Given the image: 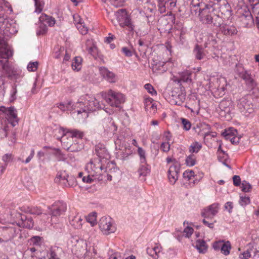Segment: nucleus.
I'll return each mask as SVG.
<instances>
[{
    "label": "nucleus",
    "instance_id": "nucleus-15",
    "mask_svg": "<svg viewBox=\"0 0 259 259\" xmlns=\"http://www.w3.org/2000/svg\"><path fill=\"white\" fill-rule=\"evenodd\" d=\"M219 209V204L218 203H213L204 208L201 212V215L205 219H212L218 213Z\"/></svg>",
    "mask_w": 259,
    "mask_h": 259
},
{
    "label": "nucleus",
    "instance_id": "nucleus-42",
    "mask_svg": "<svg viewBox=\"0 0 259 259\" xmlns=\"http://www.w3.org/2000/svg\"><path fill=\"white\" fill-rule=\"evenodd\" d=\"M76 27L82 34L84 35L87 33L88 29L85 26L83 23L81 22V21L80 19L77 23Z\"/></svg>",
    "mask_w": 259,
    "mask_h": 259
},
{
    "label": "nucleus",
    "instance_id": "nucleus-43",
    "mask_svg": "<svg viewBox=\"0 0 259 259\" xmlns=\"http://www.w3.org/2000/svg\"><path fill=\"white\" fill-rule=\"evenodd\" d=\"M92 251H86L84 253V259H97L95 256L97 254V251L94 246L93 247Z\"/></svg>",
    "mask_w": 259,
    "mask_h": 259
},
{
    "label": "nucleus",
    "instance_id": "nucleus-30",
    "mask_svg": "<svg viewBox=\"0 0 259 259\" xmlns=\"http://www.w3.org/2000/svg\"><path fill=\"white\" fill-rule=\"evenodd\" d=\"M82 59L80 57H75L72 62L71 66L73 70L79 71L82 67Z\"/></svg>",
    "mask_w": 259,
    "mask_h": 259
},
{
    "label": "nucleus",
    "instance_id": "nucleus-64",
    "mask_svg": "<svg viewBox=\"0 0 259 259\" xmlns=\"http://www.w3.org/2000/svg\"><path fill=\"white\" fill-rule=\"evenodd\" d=\"M49 259H59L55 250H50Z\"/></svg>",
    "mask_w": 259,
    "mask_h": 259
},
{
    "label": "nucleus",
    "instance_id": "nucleus-18",
    "mask_svg": "<svg viewBox=\"0 0 259 259\" xmlns=\"http://www.w3.org/2000/svg\"><path fill=\"white\" fill-rule=\"evenodd\" d=\"M3 69L5 73L9 77H13L18 75L19 72L17 68L13 65H10L8 61H6L3 65Z\"/></svg>",
    "mask_w": 259,
    "mask_h": 259
},
{
    "label": "nucleus",
    "instance_id": "nucleus-63",
    "mask_svg": "<svg viewBox=\"0 0 259 259\" xmlns=\"http://www.w3.org/2000/svg\"><path fill=\"white\" fill-rule=\"evenodd\" d=\"M166 6L170 9L174 8L176 6V1L175 0H167L166 1Z\"/></svg>",
    "mask_w": 259,
    "mask_h": 259
},
{
    "label": "nucleus",
    "instance_id": "nucleus-56",
    "mask_svg": "<svg viewBox=\"0 0 259 259\" xmlns=\"http://www.w3.org/2000/svg\"><path fill=\"white\" fill-rule=\"evenodd\" d=\"M183 177L185 179H187L188 180H191L194 177V172L193 170H186L183 173Z\"/></svg>",
    "mask_w": 259,
    "mask_h": 259
},
{
    "label": "nucleus",
    "instance_id": "nucleus-14",
    "mask_svg": "<svg viewBox=\"0 0 259 259\" xmlns=\"http://www.w3.org/2000/svg\"><path fill=\"white\" fill-rule=\"evenodd\" d=\"M0 111L5 113L9 119L11 121L13 126L18 123L17 113L16 109L14 107L6 108L4 106L0 107Z\"/></svg>",
    "mask_w": 259,
    "mask_h": 259
},
{
    "label": "nucleus",
    "instance_id": "nucleus-48",
    "mask_svg": "<svg viewBox=\"0 0 259 259\" xmlns=\"http://www.w3.org/2000/svg\"><path fill=\"white\" fill-rule=\"evenodd\" d=\"M12 157H13V156H12V154L8 153V154H6L5 155H4L3 156L2 159L5 163H7L11 161V160L12 158ZM7 165V164H6L5 166H3V168L2 170V172H4V171L5 170Z\"/></svg>",
    "mask_w": 259,
    "mask_h": 259
},
{
    "label": "nucleus",
    "instance_id": "nucleus-60",
    "mask_svg": "<svg viewBox=\"0 0 259 259\" xmlns=\"http://www.w3.org/2000/svg\"><path fill=\"white\" fill-rule=\"evenodd\" d=\"M224 241H219L215 242L213 243V247L215 250H221L222 248V245H223V244L224 243Z\"/></svg>",
    "mask_w": 259,
    "mask_h": 259
},
{
    "label": "nucleus",
    "instance_id": "nucleus-10",
    "mask_svg": "<svg viewBox=\"0 0 259 259\" xmlns=\"http://www.w3.org/2000/svg\"><path fill=\"white\" fill-rule=\"evenodd\" d=\"M13 55V51L11 47L3 38L0 37V62H3L1 59H4L5 62Z\"/></svg>",
    "mask_w": 259,
    "mask_h": 259
},
{
    "label": "nucleus",
    "instance_id": "nucleus-58",
    "mask_svg": "<svg viewBox=\"0 0 259 259\" xmlns=\"http://www.w3.org/2000/svg\"><path fill=\"white\" fill-rule=\"evenodd\" d=\"M59 52L62 54V56H64V61H68L70 59V55L67 53V51L64 48L60 47L59 48Z\"/></svg>",
    "mask_w": 259,
    "mask_h": 259
},
{
    "label": "nucleus",
    "instance_id": "nucleus-17",
    "mask_svg": "<svg viewBox=\"0 0 259 259\" xmlns=\"http://www.w3.org/2000/svg\"><path fill=\"white\" fill-rule=\"evenodd\" d=\"M102 124L105 131L107 133H114L117 130V126L111 117H105L103 120Z\"/></svg>",
    "mask_w": 259,
    "mask_h": 259
},
{
    "label": "nucleus",
    "instance_id": "nucleus-39",
    "mask_svg": "<svg viewBox=\"0 0 259 259\" xmlns=\"http://www.w3.org/2000/svg\"><path fill=\"white\" fill-rule=\"evenodd\" d=\"M35 3V12L38 14L41 12L44 9L45 3L44 0H34Z\"/></svg>",
    "mask_w": 259,
    "mask_h": 259
},
{
    "label": "nucleus",
    "instance_id": "nucleus-35",
    "mask_svg": "<svg viewBox=\"0 0 259 259\" xmlns=\"http://www.w3.org/2000/svg\"><path fill=\"white\" fill-rule=\"evenodd\" d=\"M150 172V169L148 167L147 162L145 163H141L139 168L138 173L140 176H146Z\"/></svg>",
    "mask_w": 259,
    "mask_h": 259
},
{
    "label": "nucleus",
    "instance_id": "nucleus-45",
    "mask_svg": "<svg viewBox=\"0 0 259 259\" xmlns=\"http://www.w3.org/2000/svg\"><path fill=\"white\" fill-rule=\"evenodd\" d=\"M191 75V74L188 72L183 73L178 82H180L183 81L187 83L191 82L192 81V79L190 77Z\"/></svg>",
    "mask_w": 259,
    "mask_h": 259
},
{
    "label": "nucleus",
    "instance_id": "nucleus-1",
    "mask_svg": "<svg viewBox=\"0 0 259 259\" xmlns=\"http://www.w3.org/2000/svg\"><path fill=\"white\" fill-rule=\"evenodd\" d=\"M104 106L94 97L85 95L81 96L77 102L73 105L72 102L69 101L65 104L60 103L58 107L63 111L75 110L73 113L76 112L78 115H81L79 118L85 119L88 117L90 111L102 108Z\"/></svg>",
    "mask_w": 259,
    "mask_h": 259
},
{
    "label": "nucleus",
    "instance_id": "nucleus-23",
    "mask_svg": "<svg viewBox=\"0 0 259 259\" xmlns=\"http://www.w3.org/2000/svg\"><path fill=\"white\" fill-rule=\"evenodd\" d=\"M69 220L70 224L75 229L81 228L83 220L80 215L77 214L74 216H70Z\"/></svg>",
    "mask_w": 259,
    "mask_h": 259
},
{
    "label": "nucleus",
    "instance_id": "nucleus-20",
    "mask_svg": "<svg viewBox=\"0 0 259 259\" xmlns=\"http://www.w3.org/2000/svg\"><path fill=\"white\" fill-rule=\"evenodd\" d=\"M99 71L101 75L109 82H115L116 81V78L115 74L108 70L107 68L104 67H100Z\"/></svg>",
    "mask_w": 259,
    "mask_h": 259
},
{
    "label": "nucleus",
    "instance_id": "nucleus-57",
    "mask_svg": "<svg viewBox=\"0 0 259 259\" xmlns=\"http://www.w3.org/2000/svg\"><path fill=\"white\" fill-rule=\"evenodd\" d=\"M193 231L194 229L192 227H187L184 230V235L186 237L189 238L191 236V235L193 233Z\"/></svg>",
    "mask_w": 259,
    "mask_h": 259
},
{
    "label": "nucleus",
    "instance_id": "nucleus-33",
    "mask_svg": "<svg viewBox=\"0 0 259 259\" xmlns=\"http://www.w3.org/2000/svg\"><path fill=\"white\" fill-rule=\"evenodd\" d=\"M193 53L195 58L198 60L202 59L205 55L203 48L199 47L198 45H196L195 46L193 51Z\"/></svg>",
    "mask_w": 259,
    "mask_h": 259
},
{
    "label": "nucleus",
    "instance_id": "nucleus-27",
    "mask_svg": "<svg viewBox=\"0 0 259 259\" xmlns=\"http://www.w3.org/2000/svg\"><path fill=\"white\" fill-rule=\"evenodd\" d=\"M241 21L244 27H248L253 24V20L252 17L250 13H247L246 15H243L240 17Z\"/></svg>",
    "mask_w": 259,
    "mask_h": 259
},
{
    "label": "nucleus",
    "instance_id": "nucleus-46",
    "mask_svg": "<svg viewBox=\"0 0 259 259\" xmlns=\"http://www.w3.org/2000/svg\"><path fill=\"white\" fill-rule=\"evenodd\" d=\"M87 221L90 223L92 226H94L97 223V213L93 212L88 215L87 217Z\"/></svg>",
    "mask_w": 259,
    "mask_h": 259
},
{
    "label": "nucleus",
    "instance_id": "nucleus-11",
    "mask_svg": "<svg viewBox=\"0 0 259 259\" xmlns=\"http://www.w3.org/2000/svg\"><path fill=\"white\" fill-rule=\"evenodd\" d=\"M180 164L177 161H175L174 163L169 167L168 171V178L169 183L174 185L178 180L180 170Z\"/></svg>",
    "mask_w": 259,
    "mask_h": 259
},
{
    "label": "nucleus",
    "instance_id": "nucleus-37",
    "mask_svg": "<svg viewBox=\"0 0 259 259\" xmlns=\"http://www.w3.org/2000/svg\"><path fill=\"white\" fill-rule=\"evenodd\" d=\"M231 249V243L229 241H227L226 242H224L223 245H222L221 251L223 254L227 255L230 253Z\"/></svg>",
    "mask_w": 259,
    "mask_h": 259
},
{
    "label": "nucleus",
    "instance_id": "nucleus-28",
    "mask_svg": "<svg viewBox=\"0 0 259 259\" xmlns=\"http://www.w3.org/2000/svg\"><path fill=\"white\" fill-rule=\"evenodd\" d=\"M161 247L159 245L156 244L155 246L152 248H148L147 249V253L149 255L151 256L155 259L159 256V253L161 252Z\"/></svg>",
    "mask_w": 259,
    "mask_h": 259
},
{
    "label": "nucleus",
    "instance_id": "nucleus-40",
    "mask_svg": "<svg viewBox=\"0 0 259 259\" xmlns=\"http://www.w3.org/2000/svg\"><path fill=\"white\" fill-rule=\"evenodd\" d=\"M8 25V20L4 15H0V33L4 32Z\"/></svg>",
    "mask_w": 259,
    "mask_h": 259
},
{
    "label": "nucleus",
    "instance_id": "nucleus-38",
    "mask_svg": "<svg viewBox=\"0 0 259 259\" xmlns=\"http://www.w3.org/2000/svg\"><path fill=\"white\" fill-rule=\"evenodd\" d=\"M97 155L100 158H106L108 155V152L104 147L97 146L95 149Z\"/></svg>",
    "mask_w": 259,
    "mask_h": 259
},
{
    "label": "nucleus",
    "instance_id": "nucleus-32",
    "mask_svg": "<svg viewBox=\"0 0 259 259\" xmlns=\"http://www.w3.org/2000/svg\"><path fill=\"white\" fill-rule=\"evenodd\" d=\"M195 246L200 253H204L207 249L206 243L203 240H197Z\"/></svg>",
    "mask_w": 259,
    "mask_h": 259
},
{
    "label": "nucleus",
    "instance_id": "nucleus-50",
    "mask_svg": "<svg viewBox=\"0 0 259 259\" xmlns=\"http://www.w3.org/2000/svg\"><path fill=\"white\" fill-rule=\"evenodd\" d=\"M38 65L37 61L30 62L27 65V69L29 71H35L38 68Z\"/></svg>",
    "mask_w": 259,
    "mask_h": 259
},
{
    "label": "nucleus",
    "instance_id": "nucleus-2",
    "mask_svg": "<svg viewBox=\"0 0 259 259\" xmlns=\"http://www.w3.org/2000/svg\"><path fill=\"white\" fill-rule=\"evenodd\" d=\"M215 8L210 5H206L203 8L199 10L200 21L203 24H212L213 26H220L222 19L218 15L214 13Z\"/></svg>",
    "mask_w": 259,
    "mask_h": 259
},
{
    "label": "nucleus",
    "instance_id": "nucleus-22",
    "mask_svg": "<svg viewBox=\"0 0 259 259\" xmlns=\"http://www.w3.org/2000/svg\"><path fill=\"white\" fill-rule=\"evenodd\" d=\"M220 31L226 35H233L237 34V30L233 25L223 24L220 25Z\"/></svg>",
    "mask_w": 259,
    "mask_h": 259
},
{
    "label": "nucleus",
    "instance_id": "nucleus-61",
    "mask_svg": "<svg viewBox=\"0 0 259 259\" xmlns=\"http://www.w3.org/2000/svg\"><path fill=\"white\" fill-rule=\"evenodd\" d=\"M24 226L28 228H31L33 226V222L31 219H28L24 222Z\"/></svg>",
    "mask_w": 259,
    "mask_h": 259
},
{
    "label": "nucleus",
    "instance_id": "nucleus-25",
    "mask_svg": "<svg viewBox=\"0 0 259 259\" xmlns=\"http://www.w3.org/2000/svg\"><path fill=\"white\" fill-rule=\"evenodd\" d=\"M64 146L67 150L71 152H77L83 148L82 144H79L78 142L70 144L67 142L64 144Z\"/></svg>",
    "mask_w": 259,
    "mask_h": 259
},
{
    "label": "nucleus",
    "instance_id": "nucleus-5",
    "mask_svg": "<svg viewBox=\"0 0 259 259\" xmlns=\"http://www.w3.org/2000/svg\"><path fill=\"white\" fill-rule=\"evenodd\" d=\"M116 19L121 27H127L130 31H133L135 26L125 9L118 10L115 13Z\"/></svg>",
    "mask_w": 259,
    "mask_h": 259
},
{
    "label": "nucleus",
    "instance_id": "nucleus-19",
    "mask_svg": "<svg viewBox=\"0 0 259 259\" xmlns=\"http://www.w3.org/2000/svg\"><path fill=\"white\" fill-rule=\"evenodd\" d=\"M185 107L190 109L191 112H194L196 111L198 112L199 110V101L195 96H192L189 98Z\"/></svg>",
    "mask_w": 259,
    "mask_h": 259
},
{
    "label": "nucleus",
    "instance_id": "nucleus-16",
    "mask_svg": "<svg viewBox=\"0 0 259 259\" xmlns=\"http://www.w3.org/2000/svg\"><path fill=\"white\" fill-rule=\"evenodd\" d=\"M219 108L221 110V114H223V112L230 114L234 109L233 102L229 99H223L220 103Z\"/></svg>",
    "mask_w": 259,
    "mask_h": 259
},
{
    "label": "nucleus",
    "instance_id": "nucleus-7",
    "mask_svg": "<svg viewBox=\"0 0 259 259\" xmlns=\"http://www.w3.org/2000/svg\"><path fill=\"white\" fill-rule=\"evenodd\" d=\"M237 108L242 115L248 116L253 112V105L247 97L239 99L237 101Z\"/></svg>",
    "mask_w": 259,
    "mask_h": 259
},
{
    "label": "nucleus",
    "instance_id": "nucleus-6",
    "mask_svg": "<svg viewBox=\"0 0 259 259\" xmlns=\"http://www.w3.org/2000/svg\"><path fill=\"white\" fill-rule=\"evenodd\" d=\"M56 132H58L61 135V138L59 137L57 139L60 140L63 144L66 143V139L70 138L72 139L73 138L82 139L83 136V133L77 130H66L63 128H60L56 129Z\"/></svg>",
    "mask_w": 259,
    "mask_h": 259
},
{
    "label": "nucleus",
    "instance_id": "nucleus-4",
    "mask_svg": "<svg viewBox=\"0 0 259 259\" xmlns=\"http://www.w3.org/2000/svg\"><path fill=\"white\" fill-rule=\"evenodd\" d=\"M106 169L104 167L99 159L91 160L90 162L87 164L85 169L87 172L94 177L95 179L99 181L103 180L102 170Z\"/></svg>",
    "mask_w": 259,
    "mask_h": 259
},
{
    "label": "nucleus",
    "instance_id": "nucleus-9",
    "mask_svg": "<svg viewBox=\"0 0 259 259\" xmlns=\"http://www.w3.org/2000/svg\"><path fill=\"white\" fill-rule=\"evenodd\" d=\"M101 231L106 235L114 233L116 231L115 226L110 218L102 217L99 223Z\"/></svg>",
    "mask_w": 259,
    "mask_h": 259
},
{
    "label": "nucleus",
    "instance_id": "nucleus-51",
    "mask_svg": "<svg viewBox=\"0 0 259 259\" xmlns=\"http://www.w3.org/2000/svg\"><path fill=\"white\" fill-rule=\"evenodd\" d=\"M250 202V198L247 196H240L239 203L241 206H246Z\"/></svg>",
    "mask_w": 259,
    "mask_h": 259
},
{
    "label": "nucleus",
    "instance_id": "nucleus-13",
    "mask_svg": "<svg viewBox=\"0 0 259 259\" xmlns=\"http://www.w3.org/2000/svg\"><path fill=\"white\" fill-rule=\"evenodd\" d=\"M91 251L90 248H88L87 243L85 240L82 239L76 240V243L72 248V251L78 257L84 256L86 251Z\"/></svg>",
    "mask_w": 259,
    "mask_h": 259
},
{
    "label": "nucleus",
    "instance_id": "nucleus-47",
    "mask_svg": "<svg viewBox=\"0 0 259 259\" xmlns=\"http://www.w3.org/2000/svg\"><path fill=\"white\" fill-rule=\"evenodd\" d=\"M217 155H218V160L220 162H221L224 165H226V166H227L229 168H231V167L229 165H228L227 163L228 155L225 153V152H224V154H221L220 155V157H219V154H217Z\"/></svg>",
    "mask_w": 259,
    "mask_h": 259
},
{
    "label": "nucleus",
    "instance_id": "nucleus-24",
    "mask_svg": "<svg viewBox=\"0 0 259 259\" xmlns=\"http://www.w3.org/2000/svg\"><path fill=\"white\" fill-rule=\"evenodd\" d=\"M86 49L88 53L93 56H96L98 54V49L95 45L93 39H88L85 42Z\"/></svg>",
    "mask_w": 259,
    "mask_h": 259
},
{
    "label": "nucleus",
    "instance_id": "nucleus-54",
    "mask_svg": "<svg viewBox=\"0 0 259 259\" xmlns=\"http://www.w3.org/2000/svg\"><path fill=\"white\" fill-rule=\"evenodd\" d=\"M170 144L168 142H162L160 145L161 150L164 152H168L170 150Z\"/></svg>",
    "mask_w": 259,
    "mask_h": 259
},
{
    "label": "nucleus",
    "instance_id": "nucleus-26",
    "mask_svg": "<svg viewBox=\"0 0 259 259\" xmlns=\"http://www.w3.org/2000/svg\"><path fill=\"white\" fill-rule=\"evenodd\" d=\"M237 134V131L233 128H230L228 130H226L222 134V135L225 137L226 139H230L232 143H236L237 142L235 141L236 138L233 136Z\"/></svg>",
    "mask_w": 259,
    "mask_h": 259
},
{
    "label": "nucleus",
    "instance_id": "nucleus-62",
    "mask_svg": "<svg viewBox=\"0 0 259 259\" xmlns=\"http://www.w3.org/2000/svg\"><path fill=\"white\" fill-rule=\"evenodd\" d=\"M40 27L41 28V30H39L37 32V35L43 34L47 31V28L45 24L42 23L40 25Z\"/></svg>",
    "mask_w": 259,
    "mask_h": 259
},
{
    "label": "nucleus",
    "instance_id": "nucleus-8",
    "mask_svg": "<svg viewBox=\"0 0 259 259\" xmlns=\"http://www.w3.org/2000/svg\"><path fill=\"white\" fill-rule=\"evenodd\" d=\"M185 99L186 95L177 88L171 91L167 100L171 104L181 106Z\"/></svg>",
    "mask_w": 259,
    "mask_h": 259
},
{
    "label": "nucleus",
    "instance_id": "nucleus-34",
    "mask_svg": "<svg viewBox=\"0 0 259 259\" xmlns=\"http://www.w3.org/2000/svg\"><path fill=\"white\" fill-rule=\"evenodd\" d=\"M239 76L247 83H251L253 82V79L251 75L246 70H243L240 72L239 73Z\"/></svg>",
    "mask_w": 259,
    "mask_h": 259
},
{
    "label": "nucleus",
    "instance_id": "nucleus-44",
    "mask_svg": "<svg viewBox=\"0 0 259 259\" xmlns=\"http://www.w3.org/2000/svg\"><path fill=\"white\" fill-rule=\"evenodd\" d=\"M138 153L140 157L141 163H145L146 162L145 151L141 147H138Z\"/></svg>",
    "mask_w": 259,
    "mask_h": 259
},
{
    "label": "nucleus",
    "instance_id": "nucleus-55",
    "mask_svg": "<svg viewBox=\"0 0 259 259\" xmlns=\"http://www.w3.org/2000/svg\"><path fill=\"white\" fill-rule=\"evenodd\" d=\"M182 123L183 128L185 130L189 131L191 128V124L188 120L185 118H182Z\"/></svg>",
    "mask_w": 259,
    "mask_h": 259
},
{
    "label": "nucleus",
    "instance_id": "nucleus-53",
    "mask_svg": "<svg viewBox=\"0 0 259 259\" xmlns=\"http://www.w3.org/2000/svg\"><path fill=\"white\" fill-rule=\"evenodd\" d=\"M145 89L147 92L150 93L152 96L156 95L157 94L156 91L154 90L153 87L149 83H147L145 85Z\"/></svg>",
    "mask_w": 259,
    "mask_h": 259
},
{
    "label": "nucleus",
    "instance_id": "nucleus-36",
    "mask_svg": "<svg viewBox=\"0 0 259 259\" xmlns=\"http://www.w3.org/2000/svg\"><path fill=\"white\" fill-rule=\"evenodd\" d=\"M202 145L198 142H193L189 147V152L192 154L193 153H197L201 149Z\"/></svg>",
    "mask_w": 259,
    "mask_h": 259
},
{
    "label": "nucleus",
    "instance_id": "nucleus-52",
    "mask_svg": "<svg viewBox=\"0 0 259 259\" xmlns=\"http://www.w3.org/2000/svg\"><path fill=\"white\" fill-rule=\"evenodd\" d=\"M65 182L67 183L68 186L70 187H73L77 185L76 179L72 176H68V178H67V180H65Z\"/></svg>",
    "mask_w": 259,
    "mask_h": 259
},
{
    "label": "nucleus",
    "instance_id": "nucleus-59",
    "mask_svg": "<svg viewBox=\"0 0 259 259\" xmlns=\"http://www.w3.org/2000/svg\"><path fill=\"white\" fill-rule=\"evenodd\" d=\"M250 256V252L248 250H247L246 251L240 253L239 257L240 259H248Z\"/></svg>",
    "mask_w": 259,
    "mask_h": 259
},
{
    "label": "nucleus",
    "instance_id": "nucleus-12",
    "mask_svg": "<svg viewBox=\"0 0 259 259\" xmlns=\"http://www.w3.org/2000/svg\"><path fill=\"white\" fill-rule=\"evenodd\" d=\"M49 213L52 217H58L63 214L66 210V204L61 201L55 202L51 206L48 207Z\"/></svg>",
    "mask_w": 259,
    "mask_h": 259
},
{
    "label": "nucleus",
    "instance_id": "nucleus-49",
    "mask_svg": "<svg viewBox=\"0 0 259 259\" xmlns=\"http://www.w3.org/2000/svg\"><path fill=\"white\" fill-rule=\"evenodd\" d=\"M241 188L243 192H248L251 189V186L248 182L243 181L241 183Z\"/></svg>",
    "mask_w": 259,
    "mask_h": 259
},
{
    "label": "nucleus",
    "instance_id": "nucleus-3",
    "mask_svg": "<svg viewBox=\"0 0 259 259\" xmlns=\"http://www.w3.org/2000/svg\"><path fill=\"white\" fill-rule=\"evenodd\" d=\"M100 95L112 107H119L125 101V97L122 94L112 90L107 92H102Z\"/></svg>",
    "mask_w": 259,
    "mask_h": 259
},
{
    "label": "nucleus",
    "instance_id": "nucleus-41",
    "mask_svg": "<svg viewBox=\"0 0 259 259\" xmlns=\"http://www.w3.org/2000/svg\"><path fill=\"white\" fill-rule=\"evenodd\" d=\"M196 156L193 154L188 156L186 159V164L189 166H194L196 164Z\"/></svg>",
    "mask_w": 259,
    "mask_h": 259
},
{
    "label": "nucleus",
    "instance_id": "nucleus-31",
    "mask_svg": "<svg viewBox=\"0 0 259 259\" xmlns=\"http://www.w3.org/2000/svg\"><path fill=\"white\" fill-rule=\"evenodd\" d=\"M67 178H68V175L65 171H60L58 172L55 178V181L56 183H61L63 181L62 183L65 185V180H67Z\"/></svg>",
    "mask_w": 259,
    "mask_h": 259
},
{
    "label": "nucleus",
    "instance_id": "nucleus-21",
    "mask_svg": "<svg viewBox=\"0 0 259 259\" xmlns=\"http://www.w3.org/2000/svg\"><path fill=\"white\" fill-rule=\"evenodd\" d=\"M145 109L151 114H154L157 111V105L156 102L151 98H146L144 101Z\"/></svg>",
    "mask_w": 259,
    "mask_h": 259
},
{
    "label": "nucleus",
    "instance_id": "nucleus-29",
    "mask_svg": "<svg viewBox=\"0 0 259 259\" xmlns=\"http://www.w3.org/2000/svg\"><path fill=\"white\" fill-rule=\"evenodd\" d=\"M39 21L41 23L46 22L51 27L53 26L56 22L55 18L44 14L39 17Z\"/></svg>",
    "mask_w": 259,
    "mask_h": 259
}]
</instances>
